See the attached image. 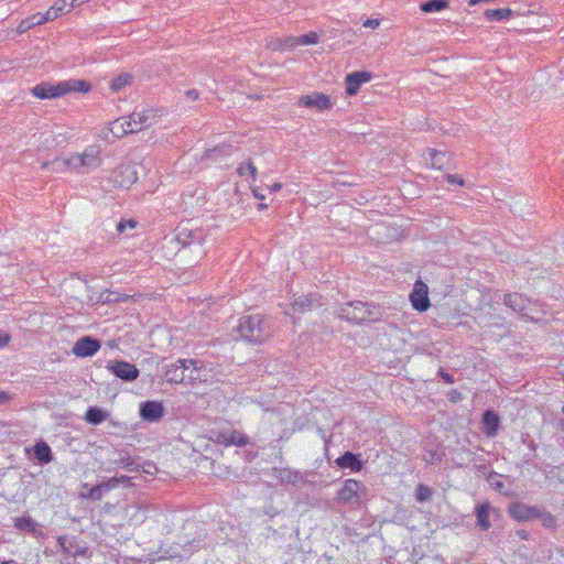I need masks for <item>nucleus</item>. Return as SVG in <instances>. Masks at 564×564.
<instances>
[{
    "label": "nucleus",
    "mask_w": 564,
    "mask_h": 564,
    "mask_svg": "<svg viewBox=\"0 0 564 564\" xmlns=\"http://www.w3.org/2000/svg\"><path fill=\"white\" fill-rule=\"evenodd\" d=\"M237 332L240 338L253 344H261L271 336L270 328L260 314L242 316Z\"/></svg>",
    "instance_id": "1"
},
{
    "label": "nucleus",
    "mask_w": 564,
    "mask_h": 564,
    "mask_svg": "<svg viewBox=\"0 0 564 564\" xmlns=\"http://www.w3.org/2000/svg\"><path fill=\"white\" fill-rule=\"evenodd\" d=\"M101 150L97 145L87 147L83 153H74L66 158L65 162H59L63 166H69V169L76 173L84 174L91 170H96L101 164Z\"/></svg>",
    "instance_id": "2"
},
{
    "label": "nucleus",
    "mask_w": 564,
    "mask_h": 564,
    "mask_svg": "<svg viewBox=\"0 0 564 564\" xmlns=\"http://www.w3.org/2000/svg\"><path fill=\"white\" fill-rule=\"evenodd\" d=\"M338 317L349 322L361 324L368 321L378 319L379 308L376 305L355 301L343 304L338 308Z\"/></svg>",
    "instance_id": "3"
},
{
    "label": "nucleus",
    "mask_w": 564,
    "mask_h": 564,
    "mask_svg": "<svg viewBox=\"0 0 564 564\" xmlns=\"http://www.w3.org/2000/svg\"><path fill=\"white\" fill-rule=\"evenodd\" d=\"M367 495L366 486L356 479H346L337 491V500L344 505H359Z\"/></svg>",
    "instance_id": "4"
},
{
    "label": "nucleus",
    "mask_w": 564,
    "mask_h": 564,
    "mask_svg": "<svg viewBox=\"0 0 564 564\" xmlns=\"http://www.w3.org/2000/svg\"><path fill=\"white\" fill-rule=\"evenodd\" d=\"M191 365H195L194 359H177L164 367V378L170 383H184L186 370H189Z\"/></svg>",
    "instance_id": "5"
},
{
    "label": "nucleus",
    "mask_w": 564,
    "mask_h": 564,
    "mask_svg": "<svg viewBox=\"0 0 564 564\" xmlns=\"http://www.w3.org/2000/svg\"><path fill=\"white\" fill-rule=\"evenodd\" d=\"M212 433V440L225 446H246L249 444V437L237 430L225 429L219 431H213Z\"/></svg>",
    "instance_id": "6"
},
{
    "label": "nucleus",
    "mask_w": 564,
    "mask_h": 564,
    "mask_svg": "<svg viewBox=\"0 0 564 564\" xmlns=\"http://www.w3.org/2000/svg\"><path fill=\"white\" fill-rule=\"evenodd\" d=\"M106 368L117 378L127 382L134 381L140 375L139 369L133 364L124 360H110Z\"/></svg>",
    "instance_id": "7"
},
{
    "label": "nucleus",
    "mask_w": 564,
    "mask_h": 564,
    "mask_svg": "<svg viewBox=\"0 0 564 564\" xmlns=\"http://www.w3.org/2000/svg\"><path fill=\"white\" fill-rule=\"evenodd\" d=\"M156 112L152 109H143L141 111H133L128 116L129 123L133 128V133H137L145 128L151 127L156 122Z\"/></svg>",
    "instance_id": "8"
},
{
    "label": "nucleus",
    "mask_w": 564,
    "mask_h": 564,
    "mask_svg": "<svg viewBox=\"0 0 564 564\" xmlns=\"http://www.w3.org/2000/svg\"><path fill=\"white\" fill-rule=\"evenodd\" d=\"M175 241L182 247L200 245L204 241V232L200 228L180 226L176 229Z\"/></svg>",
    "instance_id": "9"
},
{
    "label": "nucleus",
    "mask_w": 564,
    "mask_h": 564,
    "mask_svg": "<svg viewBox=\"0 0 564 564\" xmlns=\"http://www.w3.org/2000/svg\"><path fill=\"white\" fill-rule=\"evenodd\" d=\"M100 347L101 343L99 339L91 336H84L75 343L72 351L77 357H91L100 349Z\"/></svg>",
    "instance_id": "10"
},
{
    "label": "nucleus",
    "mask_w": 564,
    "mask_h": 564,
    "mask_svg": "<svg viewBox=\"0 0 564 564\" xmlns=\"http://www.w3.org/2000/svg\"><path fill=\"white\" fill-rule=\"evenodd\" d=\"M427 293V285L422 281H416L410 294V301L416 311L425 312L430 307Z\"/></svg>",
    "instance_id": "11"
},
{
    "label": "nucleus",
    "mask_w": 564,
    "mask_h": 564,
    "mask_svg": "<svg viewBox=\"0 0 564 564\" xmlns=\"http://www.w3.org/2000/svg\"><path fill=\"white\" fill-rule=\"evenodd\" d=\"M31 93L34 97L39 99L58 98L67 94V88L62 86L61 83H58L57 85L41 83L34 86Z\"/></svg>",
    "instance_id": "12"
},
{
    "label": "nucleus",
    "mask_w": 564,
    "mask_h": 564,
    "mask_svg": "<svg viewBox=\"0 0 564 564\" xmlns=\"http://www.w3.org/2000/svg\"><path fill=\"white\" fill-rule=\"evenodd\" d=\"M509 514L518 521H528L536 518L540 514V508L535 506H528L522 502H513L509 506Z\"/></svg>",
    "instance_id": "13"
},
{
    "label": "nucleus",
    "mask_w": 564,
    "mask_h": 564,
    "mask_svg": "<svg viewBox=\"0 0 564 564\" xmlns=\"http://www.w3.org/2000/svg\"><path fill=\"white\" fill-rule=\"evenodd\" d=\"M372 79V75L369 72H354L346 76V93L349 96H354L359 91L360 86L364 83H368Z\"/></svg>",
    "instance_id": "14"
},
{
    "label": "nucleus",
    "mask_w": 564,
    "mask_h": 564,
    "mask_svg": "<svg viewBox=\"0 0 564 564\" xmlns=\"http://www.w3.org/2000/svg\"><path fill=\"white\" fill-rule=\"evenodd\" d=\"M164 413L163 405L158 401H145L140 406V415L144 421L156 422Z\"/></svg>",
    "instance_id": "15"
},
{
    "label": "nucleus",
    "mask_w": 564,
    "mask_h": 564,
    "mask_svg": "<svg viewBox=\"0 0 564 564\" xmlns=\"http://www.w3.org/2000/svg\"><path fill=\"white\" fill-rule=\"evenodd\" d=\"M503 303L506 306L510 307L512 311L527 315V308L530 306L531 302L528 297L520 293H510L505 294Z\"/></svg>",
    "instance_id": "16"
},
{
    "label": "nucleus",
    "mask_w": 564,
    "mask_h": 564,
    "mask_svg": "<svg viewBox=\"0 0 564 564\" xmlns=\"http://www.w3.org/2000/svg\"><path fill=\"white\" fill-rule=\"evenodd\" d=\"M113 182L121 187H129L137 181V172L131 165H120L113 172Z\"/></svg>",
    "instance_id": "17"
},
{
    "label": "nucleus",
    "mask_w": 564,
    "mask_h": 564,
    "mask_svg": "<svg viewBox=\"0 0 564 564\" xmlns=\"http://www.w3.org/2000/svg\"><path fill=\"white\" fill-rule=\"evenodd\" d=\"M299 105L306 108H317L319 110H326L332 107V102L328 96L324 94H315L313 96H302L299 99Z\"/></svg>",
    "instance_id": "18"
},
{
    "label": "nucleus",
    "mask_w": 564,
    "mask_h": 564,
    "mask_svg": "<svg viewBox=\"0 0 564 564\" xmlns=\"http://www.w3.org/2000/svg\"><path fill=\"white\" fill-rule=\"evenodd\" d=\"M14 528L22 532H28L35 538H43L44 532L40 525L30 517L14 518Z\"/></svg>",
    "instance_id": "19"
},
{
    "label": "nucleus",
    "mask_w": 564,
    "mask_h": 564,
    "mask_svg": "<svg viewBox=\"0 0 564 564\" xmlns=\"http://www.w3.org/2000/svg\"><path fill=\"white\" fill-rule=\"evenodd\" d=\"M336 464L340 468H349L351 471H360L364 467V463L359 456L351 452H345L336 459Z\"/></svg>",
    "instance_id": "20"
},
{
    "label": "nucleus",
    "mask_w": 564,
    "mask_h": 564,
    "mask_svg": "<svg viewBox=\"0 0 564 564\" xmlns=\"http://www.w3.org/2000/svg\"><path fill=\"white\" fill-rule=\"evenodd\" d=\"M490 509L491 507L489 502L480 503L475 508V514L477 518L476 524L481 531H487L491 527L489 519Z\"/></svg>",
    "instance_id": "21"
},
{
    "label": "nucleus",
    "mask_w": 564,
    "mask_h": 564,
    "mask_svg": "<svg viewBox=\"0 0 564 564\" xmlns=\"http://www.w3.org/2000/svg\"><path fill=\"white\" fill-rule=\"evenodd\" d=\"M499 416L491 410L485 411L482 415V424L485 427V434L488 437H494L497 435V432L499 430Z\"/></svg>",
    "instance_id": "22"
},
{
    "label": "nucleus",
    "mask_w": 564,
    "mask_h": 564,
    "mask_svg": "<svg viewBox=\"0 0 564 564\" xmlns=\"http://www.w3.org/2000/svg\"><path fill=\"white\" fill-rule=\"evenodd\" d=\"M33 453L41 465H47L54 459L51 447L44 441L34 444Z\"/></svg>",
    "instance_id": "23"
},
{
    "label": "nucleus",
    "mask_w": 564,
    "mask_h": 564,
    "mask_svg": "<svg viewBox=\"0 0 564 564\" xmlns=\"http://www.w3.org/2000/svg\"><path fill=\"white\" fill-rule=\"evenodd\" d=\"M315 305H321L318 299L314 294L300 296L292 303V310L299 313H305L312 310Z\"/></svg>",
    "instance_id": "24"
},
{
    "label": "nucleus",
    "mask_w": 564,
    "mask_h": 564,
    "mask_svg": "<svg viewBox=\"0 0 564 564\" xmlns=\"http://www.w3.org/2000/svg\"><path fill=\"white\" fill-rule=\"evenodd\" d=\"M109 130L116 138H121L126 134L133 133V128H131L128 117L112 121L110 123Z\"/></svg>",
    "instance_id": "25"
},
{
    "label": "nucleus",
    "mask_w": 564,
    "mask_h": 564,
    "mask_svg": "<svg viewBox=\"0 0 564 564\" xmlns=\"http://www.w3.org/2000/svg\"><path fill=\"white\" fill-rule=\"evenodd\" d=\"M111 463L117 467L127 468L129 470H138L139 464L135 463V459L131 457L129 454L118 453V457L112 459Z\"/></svg>",
    "instance_id": "26"
},
{
    "label": "nucleus",
    "mask_w": 564,
    "mask_h": 564,
    "mask_svg": "<svg viewBox=\"0 0 564 564\" xmlns=\"http://www.w3.org/2000/svg\"><path fill=\"white\" fill-rule=\"evenodd\" d=\"M448 7V0H427L420 4V9L425 12H438Z\"/></svg>",
    "instance_id": "27"
},
{
    "label": "nucleus",
    "mask_w": 564,
    "mask_h": 564,
    "mask_svg": "<svg viewBox=\"0 0 564 564\" xmlns=\"http://www.w3.org/2000/svg\"><path fill=\"white\" fill-rule=\"evenodd\" d=\"M62 86L67 88V93L77 91V93H88L91 89V85L86 80H68L61 82Z\"/></svg>",
    "instance_id": "28"
},
{
    "label": "nucleus",
    "mask_w": 564,
    "mask_h": 564,
    "mask_svg": "<svg viewBox=\"0 0 564 564\" xmlns=\"http://www.w3.org/2000/svg\"><path fill=\"white\" fill-rule=\"evenodd\" d=\"M105 419V412L101 409L95 406H90L85 414V420L94 425L102 423Z\"/></svg>",
    "instance_id": "29"
},
{
    "label": "nucleus",
    "mask_w": 564,
    "mask_h": 564,
    "mask_svg": "<svg viewBox=\"0 0 564 564\" xmlns=\"http://www.w3.org/2000/svg\"><path fill=\"white\" fill-rule=\"evenodd\" d=\"M512 15V11L509 8L503 9H488L485 11V18L488 21H500Z\"/></svg>",
    "instance_id": "30"
},
{
    "label": "nucleus",
    "mask_w": 564,
    "mask_h": 564,
    "mask_svg": "<svg viewBox=\"0 0 564 564\" xmlns=\"http://www.w3.org/2000/svg\"><path fill=\"white\" fill-rule=\"evenodd\" d=\"M536 518H540L541 523L544 528L552 531H556L558 524L556 518L552 513L542 511L540 509V514Z\"/></svg>",
    "instance_id": "31"
},
{
    "label": "nucleus",
    "mask_w": 564,
    "mask_h": 564,
    "mask_svg": "<svg viewBox=\"0 0 564 564\" xmlns=\"http://www.w3.org/2000/svg\"><path fill=\"white\" fill-rule=\"evenodd\" d=\"M132 76L130 74H121L110 82L112 91H119L131 83Z\"/></svg>",
    "instance_id": "32"
},
{
    "label": "nucleus",
    "mask_w": 564,
    "mask_h": 564,
    "mask_svg": "<svg viewBox=\"0 0 564 564\" xmlns=\"http://www.w3.org/2000/svg\"><path fill=\"white\" fill-rule=\"evenodd\" d=\"M433 496V490L423 484H420L416 488L415 498L419 502L430 501Z\"/></svg>",
    "instance_id": "33"
},
{
    "label": "nucleus",
    "mask_w": 564,
    "mask_h": 564,
    "mask_svg": "<svg viewBox=\"0 0 564 564\" xmlns=\"http://www.w3.org/2000/svg\"><path fill=\"white\" fill-rule=\"evenodd\" d=\"M198 364L199 362L195 360V365H191L189 370H186V381L184 383L194 384L196 381H202L199 377V370L202 367Z\"/></svg>",
    "instance_id": "34"
},
{
    "label": "nucleus",
    "mask_w": 564,
    "mask_h": 564,
    "mask_svg": "<svg viewBox=\"0 0 564 564\" xmlns=\"http://www.w3.org/2000/svg\"><path fill=\"white\" fill-rule=\"evenodd\" d=\"M65 161H66V159H55L52 162L46 161V162H43V164L41 165V169L46 170L48 167H52L53 172L63 173V172H66L67 170H70L69 166H63L62 164H59V162H65Z\"/></svg>",
    "instance_id": "35"
},
{
    "label": "nucleus",
    "mask_w": 564,
    "mask_h": 564,
    "mask_svg": "<svg viewBox=\"0 0 564 564\" xmlns=\"http://www.w3.org/2000/svg\"><path fill=\"white\" fill-rule=\"evenodd\" d=\"M429 153L432 160V165L434 167L442 169L445 163L446 153L433 149L429 150Z\"/></svg>",
    "instance_id": "36"
},
{
    "label": "nucleus",
    "mask_w": 564,
    "mask_h": 564,
    "mask_svg": "<svg viewBox=\"0 0 564 564\" xmlns=\"http://www.w3.org/2000/svg\"><path fill=\"white\" fill-rule=\"evenodd\" d=\"M237 173L241 176L246 175L247 173L250 174L252 180L254 181L257 177V167L254 166L252 161H248L246 163H242L238 166Z\"/></svg>",
    "instance_id": "37"
},
{
    "label": "nucleus",
    "mask_w": 564,
    "mask_h": 564,
    "mask_svg": "<svg viewBox=\"0 0 564 564\" xmlns=\"http://www.w3.org/2000/svg\"><path fill=\"white\" fill-rule=\"evenodd\" d=\"M230 145L215 147L206 152V158L216 160L218 154L228 155Z\"/></svg>",
    "instance_id": "38"
},
{
    "label": "nucleus",
    "mask_w": 564,
    "mask_h": 564,
    "mask_svg": "<svg viewBox=\"0 0 564 564\" xmlns=\"http://www.w3.org/2000/svg\"><path fill=\"white\" fill-rule=\"evenodd\" d=\"M318 42V35L315 32H310L307 34L299 36V45H311L316 44Z\"/></svg>",
    "instance_id": "39"
},
{
    "label": "nucleus",
    "mask_w": 564,
    "mask_h": 564,
    "mask_svg": "<svg viewBox=\"0 0 564 564\" xmlns=\"http://www.w3.org/2000/svg\"><path fill=\"white\" fill-rule=\"evenodd\" d=\"M104 492H105V491H104V489H102L101 485H100V484H98V485L94 486V487L90 489L88 497H89L90 499H93V500H100V499H101V497H102V495H104Z\"/></svg>",
    "instance_id": "40"
},
{
    "label": "nucleus",
    "mask_w": 564,
    "mask_h": 564,
    "mask_svg": "<svg viewBox=\"0 0 564 564\" xmlns=\"http://www.w3.org/2000/svg\"><path fill=\"white\" fill-rule=\"evenodd\" d=\"M135 226H137V221L133 219L121 220L117 225V230L119 232H124L127 228L133 229V228H135Z\"/></svg>",
    "instance_id": "41"
},
{
    "label": "nucleus",
    "mask_w": 564,
    "mask_h": 564,
    "mask_svg": "<svg viewBox=\"0 0 564 564\" xmlns=\"http://www.w3.org/2000/svg\"><path fill=\"white\" fill-rule=\"evenodd\" d=\"M100 485H101L104 491L107 492V491L112 490L118 487V480L115 479V477H112L106 481L100 482Z\"/></svg>",
    "instance_id": "42"
},
{
    "label": "nucleus",
    "mask_w": 564,
    "mask_h": 564,
    "mask_svg": "<svg viewBox=\"0 0 564 564\" xmlns=\"http://www.w3.org/2000/svg\"><path fill=\"white\" fill-rule=\"evenodd\" d=\"M32 26L31 22L29 21V19H24L22 20L18 26H17V33L19 34H23L25 32H28Z\"/></svg>",
    "instance_id": "43"
},
{
    "label": "nucleus",
    "mask_w": 564,
    "mask_h": 564,
    "mask_svg": "<svg viewBox=\"0 0 564 564\" xmlns=\"http://www.w3.org/2000/svg\"><path fill=\"white\" fill-rule=\"evenodd\" d=\"M28 19L31 22L32 26L41 25L46 22V20H44V14H42V13H35V14L29 17Z\"/></svg>",
    "instance_id": "44"
},
{
    "label": "nucleus",
    "mask_w": 564,
    "mask_h": 564,
    "mask_svg": "<svg viewBox=\"0 0 564 564\" xmlns=\"http://www.w3.org/2000/svg\"><path fill=\"white\" fill-rule=\"evenodd\" d=\"M61 13L58 12L57 8H54L53 6L44 13V20L46 22L55 20Z\"/></svg>",
    "instance_id": "45"
},
{
    "label": "nucleus",
    "mask_w": 564,
    "mask_h": 564,
    "mask_svg": "<svg viewBox=\"0 0 564 564\" xmlns=\"http://www.w3.org/2000/svg\"><path fill=\"white\" fill-rule=\"evenodd\" d=\"M446 180L449 184H454V185H458V186H464V184H465V181L463 180V177H460L457 174H448L446 176Z\"/></svg>",
    "instance_id": "46"
},
{
    "label": "nucleus",
    "mask_w": 564,
    "mask_h": 564,
    "mask_svg": "<svg viewBox=\"0 0 564 564\" xmlns=\"http://www.w3.org/2000/svg\"><path fill=\"white\" fill-rule=\"evenodd\" d=\"M283 47H290L293 48L299 45V36H288L285 39H282Z\"/></svg>",
    "instance_id": "47"
},
{
    "label": "nucleus",
    "mask_w": 564,
    "mask_h": 564,
    "mask_svg": "<svg viewBox=\"0 0 564 564\" xmlns=\"http://www.w3.org/2000/svg\"><path fill=\"white\" fill-rule=\"evenodd\" d=\"M268 47L272 51H281L283 48L282 39H274L270 41Z\"/></svg>",
    "instance_id": "48"
},
{
    "label": "nucleus",
    "mask_w": 564,
    "mask_h": 564,
    "mask_svg": "<svg viewBox=\"0 0 564 564\" xmlns=\"http://www.w3.org/2000/svg\"><path fill=\"white\" fill-rule=\"evenodd\" d=\"M379 25H380V21L378 19H367L364 22L365 28L377 29Z\"/></svg>",
    "instance_id": "49"
},
{
    "label": "nucleus",
    "mask_w": 564,
    "mask_h": 564,
    "mask_svg": "<svg viewBox=\"0 0 564 564\" xmlns=\"http://www.w3.org/2000/svg\"><path fill=\"white\" fill-rule=\"evenodd\" d=\"M448 400L451 402H458L459 400H462V393L457 390H452L449 393H448Z\"/></svg>",
    "instance_id": "50"
},
{
    "label": "nucleus",
    "mask_w": 564,
    "mask_h": 564,
    "mask_svg": "<svg viewBox=\"0 0 564 564\" xmlns=\"http://www.w3.org/2000/svg\"><path fill=\"white\" fill-rule=\"evenodd\" d=\"M440 377L446 382V383H453L454 382V378L452 375H449L448 372L444 371L443 369L440 370L438 372Z\"/></svg>",
    "instance_id": "51"
},
{
    "label": "nucleus",
    "mask_w": 564,
    "mask_h": 564,
    "mask_svg": "<svg viewBox=\"0 0 564 564\" xmlns=\"http://www.w3.org/2000/svg\"><path fill=\"white\" fill-rule=\"evenodd\" d=\"M115 479L118 480V486H120V485L130 486L131 485L130 484L131 478L128 476L122 475L120 477H115Z\"/></svg>",
    "instance_id": "52"
},
{
    "label": "nucleus",
    "mask_w": 564,
    "mask_h": 564,
    "mask_svg": "<svg viewBox=\"0 0 564 564\" xmlns=\"http://www.w3.org/2000/svg\"><path fill=\"white\" fill-rule=\"evenodd\" d=\"M514 535L518 536L521 540H528L529 536H530L529 532L525 531V530H522V529L521 530H517L514 532Z\"/></svg>",
    "instance_id": "53"
},
{
    "label": "nucleus",
    "mask_w": 564,
    "mask_h": 564,
    "mask_svg": "<svg viewBox=\"0 0 564 564\" xmlns=\"http://www.w3.org/2000/svg\"><path fill=\"white\" fill-rule=\"evenodd\" d=\"M185 95H186V97H187L188 99H192V100H196V99H198V96H199L198 91H197V90H195V89H189V90H187V91L185 93Z\"/></svg>",
    "instance_id": "54"
},
{
    "label": "nucleus",
    "mask_w": 564,
    "mask_h": 564,
    "mask_svg": "<svg viewBox=\"0 0 564 564\" xmlns=\"http://www.w3.org/2000/svg\"><path fill=\"white\" fill-rule=\"evenodd\" d=\"M9 340H10V336L0 332V348L8 345Z\"/></svg>",
    "instance_id": "55"
},
{
    "label": "nucleus",
    "mask_w": 564,
    "mask_h": 564,
    "mask_svg": "<svg viewBox=\"0 0 564 564\" xmlns=\"http://www.w3.org/2000/svg\"><path fill=\"white\" fill-rule=\"evenodd\" d=\"M54 8H57L58 9V12L62 14L63 11L65 10L66 8V3L62 2V0H57L55 1V3L53 4Z\"/></svg>",
    "instance_id": "56"
},
{
    "label": "nucleus",
    "mask_w": 564,
    "mask_h": 564,
    "mask_svg": "<svg viewBox=\"0 0 564 564\" xmlns=\"http://www.w3.org/2000/svg\"><path fill=\"white\" fill-rule=\"evenodd\" d=\"M62 2L66 3L68 8L67 11H70L73 8L78 7V2L76 0H62Z\"/></svg>",
    "instance_id": "57"
},
{
    "label": "nucleus",
    "mask_w": 564,
    "mask_h": 564,
    "mask_svg": "<svg viewBox=\"0 0 564 564\" xmlns=\"http://www.w3.org/2000/svg\"><path fill=\"white\" fill-rule=\"evenodd\" d=\"M10 400V395L3 391H0V404H3Z\"/></svg>",
    "instance_id": "58"
},
{
    "label": "nucleus",
    "mask_w": 564,
    "mask_h": 564,
    "mask_svg": "<svg viewBox=\"0 0 564 564\" xmlns=\"http://www.w3.org/2000/svg\"><path fill=\"white\" fill-rule=\"evenodd\" d=\"M57 542L58 544L62 546V549L65 551V552H69L68 551V547L65 545V542H66V538L65 536H59L57 539Z\"/></svg>",
    "instance_id": "59"
},
{
    "label": "nucleus",
    "mask_w": 564,
    "mask_h": 564,
    "mask_svg": "<svg viewBox=\"0 0 564 564\" xmlns=\"http://www.w3.org/2000/svg\"><path fill=\"white\" fill-rule=\"evenodd\" d=\"M57 542L58 544L62 546V549L65 551V552H69L68 551V547L65 545V542H66V538L65 536H59L57 539Z\"/></svg>",
    "instance_id": "60"
},
{
    "label": "nucleus",
    "mask_w": 564,
    "mask_h": 564,
    "mask_svg": "<svg viewBox=\"0 0 564 564\" xmlns=\"http://www.w3.org/2000/svg\"><path fill=\"white\" fill-rule=\"evenodd\" d=\"M252 193L256 198L261 199V200L264 199V196L258 191V188H253Z\"/></svg>",
    "instance_id": "61"
},
{
    "label": "nucleus",
    "mask_w": 564,
    "mask_h": 564,
    "mask_svg": "<svg viewBox=\"0 0 564 564\" xmlns=\"http://www.w3.org/2000/svg\"><path fill=\"white\" fill-rule=\"evenodd\" d=\"M281 187H282L281 183H274V184L270 187V189H271L272 192H276V191H280V189H281Z\"/></svg>",
    "instance_id": "62"
},
{
    "label": "nucleus",
    "mask_w": 564,
    "mask_h": 564,
    "mask_svg": "<svg viewBox=\"0 0 564 564\" xmlns=\"http://www.w3.org/2000/svg\"><path fill=\"white\" fill-rule=\"evenodd\" d=\"M264 208H267V205H265V204H262V203H261V204H259V209H264Z\"/></svg>",
    "instance_id": "63"
},
{
    "label": "nucleus",
    "mask_w": 564,
    "mask_h": 564,
    "mask_svg": "<svg viewBox=\"0 0 564 564\" xmlns=\"http://www.w3.org/2000/svg\"><path fill=\"white\" fill-rule=\"evenodd\" d=\"M530 448H533V449H534V448H535V445L532 443V444L530 445Z\"/></svg>",
    "instance_id": "64"
}]
</instances>
